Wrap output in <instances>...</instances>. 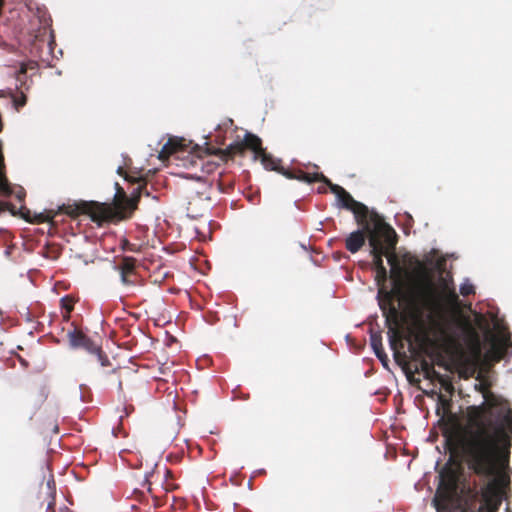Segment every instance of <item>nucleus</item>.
Masks as SVG:
<instances>
[{
  "instance_id": "f257e3e1",
  "label": "nucleus",
  "mask_w": 512,
  "mask_h": 512,
  "mask_svg": "<svg viewBox=\"0 0 512 512\" xmlns=\"http://www.w3.org/2000/svg\"><path fill=\"white\" fill-rule=\"evenodd\" d=\"M475 388L485 401L467 407L465 424L454 431L453 440L468 469L490 479L479 492L468 488L469 495L474 499L481 495L480 512H497L504 485L509 481L500 473L509 463V451L502 441L509 440L512 433V409L507 400L489 390L488 384L480 383Z\"/></svg>"
},
{
  "instance_id": "f03ea898",
  "label": "nucleus",
  "mask_w": 512,
  "mask_h": 512,
  "mask_svg": "<svg viewBox=\"0 0 512 512\" xmlns=\"http://www.w3.org/2000/svg\"><path fill=\"white\" fill-rule=\"evenodd\" d=\"M370 220L373 226L368 231L369 245L371 247L370 254L373 257L374 269L385 268L383 256L387 257L388 263L391 266L390 276L393 281V287L391 290L379 288L378 298L379 306L389 329L390 346L396 352L398 346L403 347V344L400 331L401 314L395 306L394 300L398 299L404 304L408 313L420 319L425 310H435L439 307V294L431 280L427 278L422 280L415 279L416 276L425 274V266L418 258L410 255L404 256L405 263L409 266H414L413 272L400 266L394 252L397 244L395 230L378 213H374Z\"/></svg>"
},
{
  "instance_id": "7ed1b4c3",
  "label": "nucleus",
  "mask_w": 512,
  "mask_h": 512,
  "mask_svg": "<svg viewBox=\"0 0 512 512\" xmlns=\"http://www.w3.org/2000/svg\"><path fill=\"white\" fill-rule=\"evenodd\" d=\"M136 182L138 186L134 189L130 198L127 197L123 188L116 183L117 193L113 206L106 203L81 202L73 206L64 207V212L72 217L87 214L93 222L99 225L103 222H118L128 219L137 208L141 195H150L147 191L146 181L139 179Z\"/></svg>"
},
{
  "instance_id": "20e7f679",
  "label": "nucleus",
  "mask_w": 512,
  "mask_h": 512,
  "mask_svg": "<svg viewBox=\"0 0 512 512\" xmlns=\"http://www.w3.org/2000/svg\"><path fill=\"white\" fill-rule=\"evenodd\" d=\"M39 72V65L36 61L28 60L20 63L15 73L17 82L15 93L6 94L0 91V128H3L2 110L10 105L19 111L27 104V92L33 85V77Z\"/></svg>"
},
{
  "instance_id": "39448f33",
  "label": "nucleus",
  "mask_w": 512,
  "mask_h": 512,
  "mask_svg": "<svg viewBox=\"0 0 512 512\" xmlns=\"http://www.w3.org/2000/svg\"><path fill=\"white\" fill-rule=\"evenodd\" d=\"M453 436L454 432H449V435L446 436V441L452 455L440 471V483L437 490V494H440L446 500L452 499L457 494L459 481L463 474L462 466L454 459V456H458L465 463L455 448Z\"/></svg>"
},
{
  "instance_id": "423d86ee",
  "label": "nucleus",
  "mask_w": 512,
  "mask_h": 512,
  "mask_svg": "<svg viewBox=\"0 0 512 512\" xmlns=\"http://www.w3.org/2000/svg\"><path fill=\"white\" fill-rule=\"evenodd\" d=\"M321 182L329 186L330 191L336 195L343 208L353 212L358 225L363 226L367 231H370V227L373 226L370 217L375 212H370L366 205L356 201L343 187L333 184L327 177L326 180H321Z\"/></svg>"
},
{
  "instance_id": "0eeeda50",
  "label": "nucleus",
  "mask_w": 512,
  "mask_h": 512,
  "mask_svg": "<svg viewBox=\"0 0 512 512\" xmlns=\"http://www.w3.org/2000/svg\"><path fill=\"white\" fill-rule=\"evenodd\" d=\"M246 149L252 150L258 157L265 151L261 139L252 133H246L243 140L234 141L225 148L211 147L207 151L227 162L237 155H243Z\"/></svg>"
},
{
  "instance_id": "6e6552de",
  "label": "nucleus",
  "mask_w": 512,
  "mask_h": 512,
  "mask_svg": "<svg viewBox=\"0 0 512 512\" xmlns=\"http://www.w3.org/2000/svg\"><path fill=\"white\" fill-rule=\"evenodd\" d=\"M31 17L28 32L34 41H44L51 29L52 19L45 6H29Z\"/></svg>"
},
{
  "instance_id": "1a4fd4ad",
  "label": "nucleus",
  "mask_w": 512,
  "mask_h": 512,
  "mask_svg": "<svg viewBox=\"0 0 512 512\" xmlns=\"http://www.w3.org/2000/svg\"><path fill=\"white\" fill-rule=\"evenodd\" d=\"M496 328L498 329V335L487 331L486 340L490 342V350L488 351L489 357L493 361L499 362L504 359L510 349H512V340L507 327L497 324Z\"/></svg>"
},
{
  "instance_id": "9d476101",
  "label": "nucleus",
  "mask_w": 512,
  "mask_h": 512,
  "mask_svg": "<svg viewBox=\"0 0 512 512\" xmlns=\"http://www.w3.org/2000/svg\"><path fill=\"white\" fill-rule=\"evenodd\" d=\"M435 288L439 294L438 297H439V301H440L439 307L437 309L425 310V312L423 313V316L420 319L413 317L409 313L410 317L421 326L424 324L425 316H427V318L429 320H433L435 315L441 313L443 311L444 303H446L448 306L453 307V308H456L459 306V297L454 289H450L447 284L444 285L442 291H440L436 286H435Z\"/></svg>"
},
{
  "instance_id": "9b49d317",
  "label": "nucleus",
  "mask_w": 512,
  "mask_h": 512,
  "mask_svg": "<svg viewBox=\"0 0 512 512\" xmlns=\"http://www.w3.org/2000/svg\"><path fill=\"white\" fill-rule=\"evenodd\" d=\"M69 344L73 348H83L89 353L98 351V345L95 344L86 334L81 330L74 328L67 333Z\"/></svg>"
},
{
  "instance_id": "f8f14e48",
  "label": "nucleus",
  "mask_w": 512,
  "mask_h": 512,
  "mask_svg": "<svg viewBox=\"0 0 512 512\" xmlns=\"http://www.w3.org/2000/svg\"><path fill=\"white\" fill-rule=\"evenodd\" d=\"M278 173L285 176L287 179H295L305 183H315L321 182V180H326V176L322 173H307L302 170H290L286 169L282 166L277 171Z\"/></svg>"
},
{
  "instance_id": "ddd939ff",
  "label": "nucleus",
  "mask_w": 512,
  "mask_h": 512,
  "mask_svg": "<svg viewBox=\"0 0 512 512\" xmlns=\"http://www.w3.org/2000/svg\"><path fill=\"white\" fill-rule=\"evenodd\" d=\"M117 268L124 285H134L136 283V260L133 257H123Z\"/></svg>"
},
{
  "instance_id": "4468645a",
  "label": "nucleus",
  "mask_w": 512,
  "mask_h": 512,
  "mask_svg": "<svg viewBox=\"0 0 512 512\" xmlns=\"http://www.w3.org/2000/svg\"><path fill=\"white\" fill-rule=\"evenodd\" d=\"M361 227L362 229L350 233L345 240V247L351 253L358 252L365 244L366 238H369V232Z\"/></svg>"
},
{
  "instance_id": "2eb2a0df",
  "label": "nucleus",
  "mask_w": 512,
  "mask_h": 512,
  "mask_svg": "<svg viewBox=\"0 0 512 512\" xmlns=\"http://www.w3.org/2000/svg\"><path fill=\"white\" fill-rule=\"evenodd\" d=\"M185 139H174L170 138L162 147L160 151V158H167L171 154L177 153L178 151L188 148L189 145L185 144Z\"/></svg>"
},
{
  "instance_id": "dca6fc26",
  "label": "nucleus",
  "mask_w": 512,
  "mask_h": 512,
  "mask_svg": "<svg viewBox=\"0 0 512 512\" xmlns=\"http://www.w3.org/2000/svg\"><path fill=\"white\" fill-rule=\"evenodd\" d=\"M371 347L374 350L377 358L386 366L388 362L387 354L382 345V337L379 334H371L370 336Z\"/></svg>"
},
{
  "instance_id": "f3484780",
  "label": "nucleus",
  "mask_w": 512,
  "mask_h": 512,
  "mask_svg": "<svg viewBox=\"0 0 512 512\" xmlns=\"http://www.w3.org/2000/svg\"><path fill=\"white\" fill-rule=\"evenodd\" d=\"M410 352L414 358V360H417L419 362L418 365L415 367V372H421L425 376L427 372L433 367V364L422 357L421 352L417 350L412 344H410Z\"/></svg>"
},
{
  "instance_id": "a211bd4d",
  "label": "nucleus",
  "mask_w": 512,
  "mask_h": 512,
  "mask_svg": "<svg viewBox=\"0 0 512 512\" xmlns=\"http://www.w3.org/2000/svg\"><path fill=\"white\" fill-rule=\"evenodd\" d=\"M264 167L268 170L278 171L280 168V160L275 159L272 155L267 154L265 151L259 156Z\"/></svg>"
},
{
  "instance_id": "6ab92c4d",
  "label": "nucleus",
  "mask_w": 512,
  "mask_h": 512,
  "mask_svg": "<svg viewBox=\"0 0 512 512\" xmlns=\"http://www.w3.org/2000/svg\"><path fill=\"white\" fill-rule=\"evenodd\" d=\"M468 328L471 333L473 351L477 356H479L481 354L480 337H479L478 333L474 330V328H472L470 325H468Z\"/></svg>"
},
{
  "instance_id": "aec40b11",
  "label": "nucleus",
  "mask_w": 512,
  "mask_h": 512,
  "mask_svg": "<svg viewBox=\"0 0 512 512\" xmlns=\"http://www.w3.org/2000/svg\"><path fill=\"white\" fill-rule=\"evenodd\" d=\"M60 302H61L62 309H64L66 311V317H69V314L74 309L73 298L70 296H64L63 298H61Z\"/></svg>"
},
{
  "instance_id": "412c9836",
  "label": "nucleus",
  "mask_w": 512,
  "mask_h": 512,
  "mask_svg": "<svg viewBox=\"0 0 512 512\" xmlns=\"http://www.w3.org/2000/svg\"><path fill=\"white\" fill-rule=\"evenodd\" d=\"M375 271H376L375 281H376L377 285L379 286V288H385L384 284L388 277L386 268L378 269Z\"/></svg>"
},
{
  "instance_id": "4be33fe9",
  "label": "nucleus",
  "mask_w": 512,
  "mask_h": 512,
  "mask_svg": "<svg viewBox=\"0 0 512 512\" xmlns=\"http://www.w3.org/2000/svg\"><path fill=\"white\" fill-rule=\"evenodd\" d=\"M426 379H429V380H436V381H439L440 383H443L444 382V377L435 370L434 366L431 367V369L429 370V372H427V374L424 376Z\"/></svg>"
},
{
  "instance_id": "5701e85b",
  "label": "nucleus",
  "mask_w": 512,
  "mask_h": 512,
  "mask_svg": "<svg viewBox=\"0 0 512 512\" xmlns=\"http://www.w3.org/2000/svg\"><path fill=\"white\" fill-rule=\"evenodd\" d=\"M93 354H95L102 366H110V361L108 357L105 355V353L102 351L101 347L98 345V351H95Z\"/></svg>"
},
{
  "instance_id": "b1692460",
  "label": "nucleus",
  "mask_w": 512,
  "mask_h": 512,
  "mask_svg": "<svg viewBox=\"0 0 512 512\" xmlns=\"http://www.w3.org/2000/svg\"><path fill=\"white\" fill-rule=\"evenodd\" d=\"M460 293L463 296H469V295L475 293V288H474V286L471 283H463L460 286Z\"/></svg>"
},
{
  "instance_id": "393cba45",
  "label": "nucleus",
  "mask_w": 512,
  "mask_h": 512,
  "mask_svg": "<svg viewBox=\"0 0 512 512\" xmlns=\"http://www.w3.org/2000/svg\"><path fill=\"white\" fill-rule=\"evenodd\" d=\"M122 249L125 250V251L135 252L136 251V245L135 244H131L127 239H124L122 241Z\"/></svg>"
},
{
  "instance_id": "a878e982",
  "label": "nucleus",
  "mask_w": 512,
  "mask_h": 512,
  "mask_svg": "<svg viewBox=\"0 0 512 512\" xmlns=\"http://www.w3.org/2000/svg\"><path fill=\"white\" fill-rule=\"evenodd\" d=\"M55 492H52V500L48 503L47 506V512H54V506H55Z\"/></svg>"
},
{
  "instance_id": "bb28decb",
  "label": "nucleus",
  "mask_w": 512,
  "mask_h": 512,
  "mask_svg": "<svg viewBox=\"0 0 512 512\" xmlns=\"http://www.w3.org/2000/svg\"><path fill=\"white\" fill-rule=\"evenodd\" d=\"M13 206L7 202L0 201V212L5 210H12Z\"/></svg>"
},
{
  "instance_id": "cd10ccee",
  "label": "nucleus",
  "mask_w": 512,
  "mask_h": 512,
  "mask_svg": "<svg viewBox=\"0 0 512 512\" xmlns=\"http://www.w3.org/2000/svg\"><path fill=\"white\" fill-rule=\"evenodd\" d=\"M228 125H233V120L232 119H227L226 121H224L222 124H218L216 126V128H227Z\"/></svg>"
},
{
  "instance_id": "c85d7f7f",
  "label": "nucleus",
  "mask_w": 512,
  "mask_h": 512,
  "mask_svg": "<svg viewBox=\"0 0 512 512\" xmlns=\"http://www.w3.org/2000/svg\"><path fill=\"white\" fill-rule=\"evenodd\" d=\"M117 173H118L119 175H123V173H124L123 168H122V167H119V168H118V170H117Z\"/></svg>"
},
{
  "instance_id": "c756f323",
  "label": "nucleus",
  "mask_w": 512,
  "mask_h": 512,
  "mask_svg": "<svg viewBox=\"0 0 512 512\" xmlns=\"http://www.w3.org/2000/svg\"><path fill=\"white\" fill-rule=\"evenodd\" d=\"M52 485L54 486V482H53V481H52ZM48 487H49V489H51V488H52V487H51V482H48Z\"/></svg>"
},
{
  "instance_id": "7c9ffc66",
  "label": "nucleus",
  "mask_w": 512,
  "mask_h": 512,
  "mask_svg": "<svg viewBox=\"0 0 512 512\" xmlns=\"http://www.w3.org/2000/svg\"><path fill=\"white\" fill-rule=\"evenodd\" d=\"M61 512H72L71 510H69L68 508H65L64 510H62Z\"/></svg>"
}]
</instances>
